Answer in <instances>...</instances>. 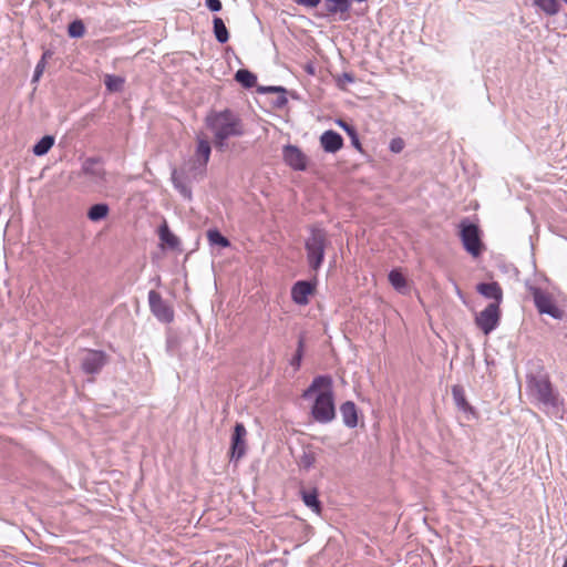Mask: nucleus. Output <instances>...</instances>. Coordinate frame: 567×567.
Returning a JSON list of instances; mask_svg holds the SVG:
<instances>
[{"label": "nucleus", "mask_w": 567, "mask_h": 567, "mask_svg": "<svg viewBox=\"0 0 567 567\" xmlns=\"http://www.w3.org/2000/svg\"><path fill=\"white\" fill-rule=\"evenodd\" d=\"M207 238L210 245H216L226 248L230 245L229 240L223 236L217 229H209L207 231Z\"/></svg>", "instance_id": "nucleus-29"}, {"label": "nucleus", "mask_w": 567, "mask_h": 567, "mask_svg": "<svg viewBox=\"0 0 567 567\" xmlns=\"http://www.w3.org/2000/svg\"><path fill=\"white\" fill-rule=\"evenodd\" d=\"M300 494H301V498L307 507L311 508L316 513H320L321 503L318 499V492L316 488H313L311 491L301 489Z\"/></svg>", "instance_id": "nucleus-18"}, {"label": "nucleus", "mask_w": 567, "mask_h": 567, "mask_svg": "<svg viewBox=\"0 0 567 567\" xmlns=\"http://www.w3.org/2000/svg\"><path fill=\"white\" fill-rule=\"evenodd\" d=\"M303 339L300 338L299 341H298V348H297V351L295 353V355L292 357L291 361H290V364L292 367H295V369H299L300 367V363H301V360H302V355H303Z\"/></svg>", "instance_id": "nucleus-34"}, {"label": "nucleus", "mask_w": 567, "mask_h": 567, "mask_svg": "<svg viewBox=\"0 0 567 567\" xmlns=\"http://www.w3.org/2000/svg\"><path fill=\"white\" fill-rule=\"evenodd\" d=\"M247 435L246 427L243 423H236L231 436L230 458L240 460L246 453L245 437Z\"/></svg>", "instance_id": "nucleus-11"}, {"label": "nucleus", "mask_w": 567, "mask_h": 567, "mask_svg": "<svg viewBox=\"0 0 567 567\" xmlns=\"http://www.w3.org/2000/svg\"><path fill=\"white\" fill-rule=\"evenodd\" d=\"M328 3H331L329 6L328 10L329 12L336 13V12H347L350 9V1L349 0H326Z\"/></svg>", "instance_id": "nucleus-31"}, {"label": "nucleus", "mask_w": 567, "mask_h": 567, "mask_svg": "<svg viewBox=\"0 0 567 567\" xmlns=\"http://www.w3.org/2000/svg\"><path fill=\"white\" fill-rule=\"evenodd\" d=\"M352 144L357 147V148H360L361 144H360V141L359 138L357 137V140H352Z\"/></svg>", "instance_id": "nucleus-42"}, {"label": "nucleus", "mask_w": 567, "mask_h": 567, "mask_svg": "<svg viewBox=\"0 0 567 567\" xmlns=\"http://www.w3.org/2000/svg\"><path fill=\"white\" fill-rule=\"evenodd\" d=\"M258 91L262 92V93H269V92L278 93L279 95L275 101V105L277 107H282L288 102L287 96H286V89L282 86H265V87H259Z\"/></svg>", "instance_id": "nucleus-27"}, {"label": "nucleus", "mask_w": 567, "mask_h": 567, "mask_svg": "<svg viewBox=\"0 0 567 567\" xmlns=\"http://www.w3.org/2000/svg\"><path fill=\"white\" fill-rule=\"evenodd\" d=\"M389 281L396 291H399L401 293L406 292V290H408L406 279L401 271H399L396 269L391 270L389 274Z\"/></svg>", "instance_id": "nucleus-21"}, {"label": "nucleus", "mask_w": 567, "mask_h": 567, "mask_svg": "<svg viewBox=\"0 0 567 567\" xmlns=\"http://www.w3.org/2000/svg\"><path fill=\"white\" fill-rule=\"evenodd\" d=\"M317 393L311 414L319 423H329L336 416L332 379L329 375L316 377L309 388L303 392V398H310Z\"/></svg>", "instance_id": "nucleus-2"}, {"label": "nucleus", "mask_w": 567, "mask_h": 567, "mask_svg": "<svg viewBox=\"0 0 567 567\" xmlns=\"http://www.w3.org/2000/svg\"><path fill=\"white\" fill-rule=\"evenodd\" d=\"M158 236L163 245L167 246L171 249H178L181 245V240L177 236H175L166 221H164L158 228Z\"/></svg>", "instance_id": "nucleus-17"}, {"label": "nucleus", "mask_w": 567, "mask_h": 567, "mask_svg": "<svg viewBox=\"0 0 567 567\" xmlns=\"http://www.w3.org/2000/svg\"><path fill=\"white\" fill-rule=\"evenodd\" d=\"M338 124L340 127H342L347 133H349L351 131V128L353 127L352 125H349L348 123L343 122V121H338Z\"/></svg>", "instance_id": "nucleus-39"}, {"label": "nucleus", "mask_w": 567, "mask_h": 567, "mask_svg": "<svg viewBox=\"0 0 567 567\" xmlns=\"http://www.w3.org/2000/svg\"><path fill=\"white\" fill-rule=\"evenodd\" d=\"M321 0H296L298 4L308 7V8H316Z\"/></svg>", "instance_id": "nucleus-38"}, {"label": "nucleus", "mask_w": 567, "mask_h": 567, "mask_svg": "<svg viewBox=\"0 0 567 567\" xmlns=\"http://www.w3.org/2000/svg\"><path fill=\"white\" fill-rule=\"evenodd\" d=\"M148 303L152 313L161 322L169 323L174 319L173 308L162 298L161 293L151 290L148 292Z\"/></svg>", "instance_id": "nucleus-8"}, {"label": "nucleus", "mask_w": 567, "mask_h": 567, "mask_svg": "<svg viewBox=\"0 0 567 567\" xmlns=\"http://www.w3.org/2000/svg\"><path fill=\"white\" fill-rule=\"evenodd\" d=\"M68 32L71 38H81L84 35L85 27L81 20H75L69 24Z\"/></svg>", "instance_id": "nucleus-33"}, {"label": "nucleus", "mask_w": 567, "mask_h": 567, "mask_svg": "<svg viewBox=\"0 0 567 567\" xmlns=\"http://www.w3.org/2000/svg\"><path fill=\"white\" fill-rule=\"evenodd\" d=\"M316 461V453L310 449H306L300 455L298 464L305 470H310L315 465Z\"/></svg>", "instance_id": "nucleus-30"}, {"label": "nucleus", "mask_w": 567, "mask_h": 567, "mask_svg": "<svg viewBox=\"0 0 567 567\" xmlns=\"http://www.w3.org/2000/svg\"><path fill=\"white\" fill-rule=\"evenodd\" d=\"M403 148V141L401 138H394L390 143V150L394 153L401 152Z\"/></svg>", "instance_id": "nucleus-37"}, {"label": "nucleus", "mask_w": 567, "mask_h": 567, "mask_svg": "<svg viewBox=\"0 0 567 567\" xmlns=\"http://www.w3.org/2000/svg\"><path fill=\"white\" fill-rule=\"evenodd\" d=\"M342 79H343V81H346L348 83L354 82V78L350 73H343Z\"/></svg>", "instance_id": "nucleus-40"}, {"label": "nucleus", "mask_w": 567, "mask_h": 567, "mask_svg": "<svg viewBox=\"0 0 567 567\" xmlns=\"http://www.w3.org/2000/svg\"><path fill=\"white\" fill-rule=\"evenodd\" d=\"M476 290L483 297L487 299H493L494 301L492 303H497L498 306H501L503 300V290L498 282L493 281L478 284Z\"/></svg>", "instance_id": "nucleus-15"}, {"label": "nucleus", "mask_w": 567, "mask_h": 567, "mask_svg": "<svg viewBox=\"0 0 567 567\" xmlns=\"http://www.w3.org/2000/svg\"><path fill=\"white\" fill-rule=\"evenodd\" d=\"M452 395H453V400H454L456 406L460 410H462L464 412H471L472 411L471 405L466 401L465 393H464V390H463L462 386L454 385L452 388Z\"/></svg>", "instance_id": "nucleus-24"}, {"label": "nucleus", "mask_w": 567, "mask_h": 567, "mask_svg": "<svg viewBox=\"0 0 567 567\" xmlns=\"http://www.w3.org/2000/svg\"><path fill=\"white\" fill-rule=\"evenodd\" d=\"M206 125L214 133L215 146L224 150L226 140L244 134L240 117L231 110L213 111L206 116Z\"/></svg>", "instance_id": "nucleus-3"}, {"label": "nucleus", "mask_w": 567, "mask_h": 567, "mask_svg": "<svg viewBox=\"0 0 567 567\" xmlns=\"http://www.w3.org/2000/svg\"><path fill=\"white\" fill-rule=\"evenodd\" d=\"M327 245V231L317 226L310 227V235L306 239L305 248L307 251V260L311 269L317 271L321 267L324 260Z\"/></svg>", "instance_id": "nucleus-4"}, {"label": "nucleus", "mask_w": 567, "mask_h": 567, "mask_svg": "<svg viewBox=\"0 0 567 567\" xmlns=\"http://www.w3.org/2000/svg\"><path fill=\"white\" fill-rule=\"evenodd\" d=\"M107 363V354L100 350H86L81 358V368L86 374H96Z\"/></svg>", "instance_id": "nucleus-9"}, {"label": "nucleus", "mask_w": 567, "mask_h": 567, "mask_svg": "<svg viewBox=\"0 0 567 567\" xmlns=\"http://www.w3.org/2000/svg\"><path fill=\"white\" fill-rule=\"evenodd\" d=\"M206 6L213 12H218L221 10L220 0H206Z\"/></svg>", "instance_id": "nucleus-36"}, {"label": "nucleus", "mask_w": 567, "mask_h": 567, "mask_svg": "<svg viewBox=\"0 0 567 567\" xmlns=\"http://www.w3.org/2000/svg\"><path fill=\"white\" fill-rule=\"evenodd\" d=\"M527 290L532 295L535 307L540 315H548L558 320L563 319L565 312L556 305L555 298L550 292L533 285H528Z\"/></svg>", "instance_id": "nucleus-5"}, {"label": "nucleus", "mask_w": 567, "mask_h": 567, "mask_svg": "<svg viewBox=\"0 0 567 567\" xmlns=\"http://www.w3.org/2000/svg\"><path fill=\"white\" fill-rule=\"evenodd\" d=\"M563 567H567V558L565 559Z\"/></svg>", "instance_id": "nucleus-43"}, {"label": "nucleus", "mask_w": 567, "mask_h": 567, "mask_svg": "<svg viewBox=\"0 0 567 567\" xmlns=\"http://www.w3.org/2000/svg\"><path fill=\"white\" fill-rule=\"evenodd\" d=\"M347 134L351 137V140H357L358 137V133L354 127H352L351 131Z\"/></svg>", "instance_id": "nucleus-41"}, {"label": "nucleus", "mask_w": 567, "mask_h": 567, "mask_svg": "<svg viewBox=\"0 0 567 567\" xmlns=\"http://www.w3.org/2000/svg\"><path fill=\"white\" fill-rule=\"evenodd\" d=\"M499 319V306L497 303H489L476 316L475 323L487 336L497 328Z\"/></svg>", "instance_id": "nucleus-6"}, {"label": "nucleus", "mask_w": 567, "mask_h": 567, "mask_svg": "<svg viewBox=\"0 0 567 567\" xmlns=\"http://www.w3.org/2000/svg\"><path fill=\"white\" fill-rule=\"evenodd\" d=\"M171 178L174 187L179 192V194L186 199H192L190 187L187 185L185 178L182 177L176 169H173Z\"/></svg>", "instance_id": "nucleus-20"}, {"label": "nucleus", "mask_w": 567, "mask_h": 567, "mask_svg": "<svg viewBox=\"0 0 567 567\" xmlns=\"http://www.w3.org/2000/svg\"><path fill=\"white\" fill-rule=\"evenodd\" d=\"M526 389L532 402L536 403L545 413L555 417H563L564 400L547 374H528Z\"/></svg>", "instance_id": "nucleus-1"}, {"label": "nucleus", "mask_w": 567, "mask_h": 567, "mask_svg": "<svg viewBox=\"0 0 567 567\" xmlns=\"http://www.w3.org/2000/svg\"><path fill=\"white\" fill-rule=\"evenodd\" d=\"M235 80L246 89L255 86L257 82L256 75L246 69H239L235 74Z\"/></svg>", "instance_id": "nucleus-25"}, {"label": "nucleus", "mask_w": 567, "mask_h": 567, "mask_svg": "<svg viewBox=\"0 0 567 567\" xmlns=\"http://www.w3.org/2000/svg\"><path fill=\"white\" fill-rule=\"evenodd\" d=\"M340 413L346 426L353 429L358 424V411L352 401H347L340 406Z\"/></svg>", "instance_id": "nucleus-16"}, {"label": "nucleus", "mask_w": 567, "mask_h": 567, "mask_svg": "<svg viewBox=\"0 0 567 567\" xmlns=\"http://www.w3.org/2000/svg\"><path fill=\"white\" fill-rule=\"evenodd\" d=\"M534 6L544 12L546 16H556L560 10L558 0H533Z\"/></svg>", "instance_id": "nucleus-19"}, {"label": "nucleus", "mask_w": 567, "mask_h": 567, "mask_svg": "<svg viewBox=\"0 0 567 567\" xmlns=\"http://www.w3.org/2000/svg\"><path fill=\"white\" fill-rule=\"evenodd\" d=\"M81 172L83 175L89 176L92 182L100 184L105 179V171L101 164L100 158L90 157L86 158L83 164Z\"/></svg>", "instance_id": "nucleus-12"}, {"label": "nucleus", "mask_w": 567, "mask_h": 567, "mask_svg": "<svg viewBox=\"0 0 567 567\" xmlns=\"http://www.w3.org/2000/svg\"><path fill=\"white\" fill-rule=\"evenodd\" d=\"M564 2L567 4V0H564Z\"/></svg>", "instance_id": "nucleus-44"}, {"label": "nucleus", "mask_w": 567, "mask_h": 567, "mask_svg": "<svg viewBox=\"0 0 567 567\" xmlns=\"http://www.w3.org/2000/svg\"><path fill=\"white\" fill-rule=\"evenodd\" d=\"M45 69V54L42 56V59L37 63L34 73L32 76V82L35 83L40 80Z\"/></svg>", "instance_id": "nucleus-35"}, {"label": "nucleus", "mask_w": 567, "mask_h": 567, "mask_svg": "<svg viewBox=\"0 0 567 567\" xmlns=\"http://www.w3.org/2000/svg\"><path fill=\"white\" fill-rule=\"evenodd\" d=\"M105 86L111 92H117L122 89L124 80L116 75L107 74L104 80Z\"/></svg>", "instance_id": "nucleus-32"}, {"label": "nucleus", "mask_w": 567, "mask_h": 567, "mask_svg": "<svg viewBox=\"0 0 567 567\" xmlns=\"http://www.w3.org/2000/svg\"><path fill=\"white\" fill-rule=\"evenodd\" d=\"M53 145L54 137L51 135H45L33 146V154L37 156H43L51 150Z\"/></svg>", "instance_id": "nucleus-26"}, {"label": "nucleus", "mask_w": 567, "mask_h": 567, "mask_svg": "<svg viewBox=\"0 0 567 567\" xmlns=\"http://www.w3.org/2000/svg\"><path fill=\"white\" fill-rule=\"evenodd\" d=\"M285 163L295 171H306L308 166L307 155L296 145H286L282 148Z\"/></svg>", "instance_id": "nucleus-10"}, {"label": "nucleus", "mask_w": 567, "mask_h": 567, "mask_svg": "<svg viewBox=\"0 0 567 567\" xmlns=\"http://www.w3.org/2000/svg\"><path fill=\"white\" fill-rule=\"evenodd\" d=\"M212 147L207 140L198 138L196 147V156L203 166H205L210 156Z\"/></svg>", "instance_id": "nucleus-23"}, {"label": "nucleus", "mask_w": 567, "mask_h": 567, "mask_svg": "<svg viewBox=\"0 0 567 567\" xmlns=\"http://www.w3.org/2000/svg\"><path fill=\"white\" fill-rule=\"evenodd\" d=\"M214 34L216 40L224 44L229 40L228 30L221 18L215 17L213 20Z\"/></svg>", "instance_id": "nucleus-22"}, {"label": "nucleus", "mask_w": 567, "mask_h": 567, "mask_svg": "<svg viewBox=\"0 0 567 567\" xmlns=\"http://www.w3.org/2000/svg\"><path fill=\"white\" fill-rule=\"evenodd\" d=\"M313 292V286L309 281H297L291 288V299L295 303L305 306L309 302V296Z\"/></svg>", "instance_id": "nucleus-13"}, {"label": "nucleus", "mask_w": 567, "mask_h": 567, "mask_svg": "<svg viewBox=\"0 0 567 567\" xmlns=\"http://www.w3.org/2000/svg\"><path fill=\"white\" fill-rule=\"evenodd\" d=\"M109 210L110 209L106 204H95L89 209L87 217L92 221H99L107 216Z\"/></svg>", "instance_id": "nucleus-28"}, {"label": "nucleus", "mask_w": 567, "mask_h": 567, "mask_svg": "<svg viewBox=\"0 0 567 567\" xmlns=\"http://www.w3.org/2000/svg\"><path fill=\"white\" fill-rule=\"evenodd\" d=\"M461 239L465 250L473 257L482 252V241L478 227L474 224H461Z\"/></svg>", "instance_id": "nucleus-7"}, {"label": "nucleus", "mask_w": 567, "mask_h": 567, "mask_svg": "<svg viewBox=\"0 0 567 567\" xmlns=\"http://www.w3.org/2000/svg\"><path fill=\"white\" fill-rule=\"evenodd\" d=\"M320 144L327 153H336L343 146V138L339 133L329 130L320 136Z\"/></svg>", "instance_id": "nucleus-14"}]
</instances>
